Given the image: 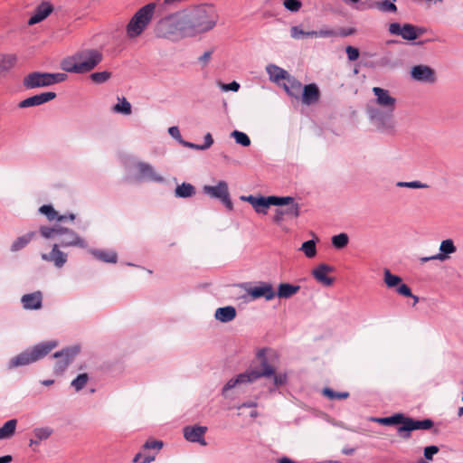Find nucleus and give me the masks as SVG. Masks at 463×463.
Returning a JSON list of instances; mask_svg holds the SVG:
<instances>
[{
	"instance_id": "f257e3e1",
	"label": "nucleus",
	"mask_w": 463,
	"mask_h": 463,
	"mask_svg": "<svg viewBox=\"0 0 463 463\" xmlns=\"http://www.w3.org/2000/svg\"><path fill=\"white\" fill-rule=\"evenodd\" d=\"M258 357L260 359L261 368L257 370H250L238 374L236 377L230 379L222 387V395L225 398L229 397V391L241 386V384L253 383L260 377H271L276 386L283 385L287 381L286 374H275V370L272 365L268 363L265 356L264 350L258 353Z\"/></svg>"
},
{
	"instance_id": "f03ea898",
	"label": "nucleus",
	"mask_w": 463,
	"mask_h": 463,
	"mask_svg": "<svg viewBox=\"0 0 463 463\" xmlns=\"http://www.w3.org/2000/svg\"><path fill=\"white\" fill-rule=\"evenodd\" d=\"M219 15L212 5H202L191 11H184V19L189 37L212 30L218 21Z\"/></svg>"
},
{
	"instance_id": "7ed1b4c3",
	"label": "nucleus",
	"mask_w": 463,
	"mask_h": 463,
	"mask_svg": "<svg viewBox=\"0 0 463 463\" xmlns=\"http://www.w3.org/2000/svg\"><path fill=\"white\" fill-rule=\"evenodd\" d=\"M103 55L97 49L86 48L63 59L61 68L70 73H87L96 68L102 61Z\"/></svg>"
},
{
	"instance_id": "20e7f679",
	"label": "nucleus",
	"mask_w": 463,
	"mask_h": 463,
	"mask_svg": "<svg viewBox=\"0 0 463 463\" xmlns=\"http://www.w3.org/2000/svg\"><path fill=\"white\" fill-rule=\"evenodd\" d=\"M155 34L157 38L178 40L189 37L184 19V11L176 12L161 18L155 25Z\"/></svg>"
},
{
	"instance_id": "39448f33",
	"label": "nucleus",
	"mask_w": 463,
	"mask_h": 463,
	"mask_svg": "<svg viewBox=\"0 0 463 463\" xmlns=\"http://www.w3.org/2000/svg\"><path fill=\"white\" fill-rule=\"evenodd\" d=\"M42 237L47 240H55L54 244L61 248L78 247L87 249L88 243L85 239L80 237L75 231L54 224L52 226H41L39 229Z\"/></svg>"
},
{
	"instance_id": "423d86ee",
	"label": "nucleus",
	"mask_w": 463,
	"mask_h": 463,
	"mask_svg": "<svg viewBox=\"0 0 463 463\" xmlns=\"http://www.w3.org/2000/svg\"><path fill=\"white\" fill-rule=\"evenodd\" d=\"M57 345L58 342L56 340L39 343L12 357L8 362L7 367L8 369H14L33 364L45 357L55 347H57Z\"/></svg>"
},
{
	"instance_id": "0eeeda50",
	"label": "nucleus",
	"mask_w": 463,
	"mask_h": 463,
	"mask_svg": "<svg viewBox=\"0 0 463 463\" xmlns=\"http://www.w3.org/2000/svg\"><path fill=\"white\" fill-rule=\"evenodd\" d=\"M156 3H148L139 8L130 18L126 25V36L129 41H134L146 31L155 14Z\"/></svg>"
},
{
	"instance_id": "6e6552de",
	"label": "nucleus",
	"mask_w": 463,
	"mask_h": 463,
	"mask_svg": "<svg viewBox=\"0 0 463 463\" xmlns=\"http://www.w3.org/2000/svg\"><path fill=\"white\" fill-rule=\"evenodd\" d=\"M394 109H371L369 116L378 130L384 133L394 131L396 122L393 117Z\"/></svg>"
},
{
	"instance_id": "1a4fd4ad",
	"label": "nucleus",
	"mask_w": 463,
	"mask_h": 463,
	"mask_svg": "<svg viewBox=\"0 0 463 463\" xmlns=\"http://www.w3.org/2000/svg\"><path fill=\"white\" fill-rule=\"evenodd\" d=\"M402 426L397 429L398 435L403 439L411 438V432L418 430H430L434 422L430 419L416 420L402 413Z\"/></svg>"
},
{
	"instance_id": "9d476101",
	"label": "nucleus",
	"mask_w": 463,
	"mask_h": 463,
	"mask_svg": "<svg viewBox=\"0 0 463 463\" xmlns=\"http://www.w3.org/2000/svg\"><path fill=\"white\" fill-rule=\"evenodd\" d=\"M80 351V348L79 345H72L54 353L52 355L53 358L56 359L53 367L54 373L56 374H62L68 366L73 362Z\"/></svg>"
},
{
	"instance_id": "9b49d317",
	"label": "nucleus",
	"mask_w": 463,
	"mask_h": 463,
	"mask_svg": "<svg viewBox=\"0 0 463 463\" xmlns=\"http://www.w3.org/2000/svg\"><path fill=\"white\" fill-rule=\"evenodd\" d=\"M389 32L391 34L402 36L404 40L414 41L426 32V29L415 26L411 24L401 25L399 23H392L389 25Z\"/></svg>"
},
{
	"instance_id": "f8f14e48",
	"label": "nucleus",
	"mask_w": 463,
	"mask_h": 463,
	"mask_svg": "<svg viewBox=\"0 0 463 463\" xmlns=\"http://www.w3.org/2000/svg\"><path fill=\"white\" fill-rule=\"evenodd\" d=\"M135 168L137 174V179L140 181L153 182V183H164L165 178L156 173L152 165L146 162H137L135 165Z\"/></svg>"
},
{
	"instance_id": "ddd939ff",
	"label": "nucleus",
	"mask_w": 463,
	"mask_h": 463,
	"mask_svg": "<svg viewBox=\"0 0 463 463\" xmlns=\"http://www.w3.org/2000/svg\"><path fill=\"white\" fill-rule=\"evenodd\" d=\"M410 74L414 80L423 83L433 84L437 80L435 70L424 64L411 67Z\"/></svg>"
},
{
	"instance_id": "4468645a",
	"label": "nucleus",
	"mask_w": 463,
	"mask_h": 463,
	"mask_svg": "<svg viewBox=\"0 0 463 463\" xmlns=\"http://www.w3.org/2000/svg\"><path fill=\"white\" fill-rule=\"evenodd\" d=\"M383 281L387 288H395V291L401 296H411V289L410 287L402 283V279L395 274H392L389 269L383 270Z\"/></svg>"
},
{
	"instance_id": "2eb2a0df",
	"label": "nucleus",
	"mask_w": 463,
	"mask_h": 463,
	"mask_svg": "<svg viewBox=\"0 0 463 463\" xmlns=\"http://www.w3.org/2000/svg\"><path fill=\"white\" fill-rule=\"evenodd\" d=\"M23 85L26 90L49 87L48 72H31L24 78Z\"/></svg>"
},
{
	"instance_id": "dca6fc26",
	"label": "nucleus",
	"mask_w": 463,
	"mask_h": 463,
	"mask_svg": "<svg viewBox=\"0 0 463 463\" xmlns=\"http://www.w3.org/2000/svg\"><path fill=\"white\" fill-rule=\"evenodd\" d=\"M247 293L252 299L263 298L266 300H271L276 296V292L272 285L268 282H260L258 285L250 287L247 289Z\"/></svg>"
},
{
	"instance_id": "f3484780",
	"label": "nucleus",
	"mask_w": 463,
	"mask_h": 463,
	"mask_svg": "<svg viewBox=\"0 0 463 463\" xmlns=\"http://www.w3.org/2000/svg\"><path fill=\"white\" fill-rule=\"evenodd\" d=\"M207 427L193 425L184 428V437L186 440L193 443H199L202 446H206L207 442L204 439V434L207 432Z\"/></svg>"
},
{
	"instance_id": "a211bd4d",
	"label": "nucleus",
	"mask_w": 463,
	"mask_h": 463,
	"mask_svg": "<svg viewBox=\"0 0 463 463\" xmlns=\"http://www.w3.org/2000/svg\"><path fill=\"white\" fill-rule=\"evenodd\" d=\"M373 92L375 96V102L384 109H394L396 99L390 95L387 90L380 87H373Z\"/></svg>"
},
{
	"instance_id": "6ab92c4d",
	"label": "nucleus",
	"mask_w": 463,
	"mask_h": 463,
	"mask_svg": "<svg viewBox=\"0 0 463 463\" xmlns=\"http://www.w3.org/2000/svg\"><path fill=\"white\" fill-rule=\"evenodd\" d=\"M334 267L326 263H321L312 270L311 274L317 281H318L324 286L329 287L333 285L334 279L328 277L326 274L334 272Z\"/></svg>"
},
{
	"instance_id": "aec40b11",
	"label": "nucleus",
	"mask_w": 463,
	"mask_h": 463,
	"mask_svg": "<svg viewBox=\"0 0 463 463\" xmlns=\"http://www.w3.org/2000/svg\"><path fill=\"white\" fill-rule=\"evenodd\" d=\"M60 246L53 244L49 253H42V260L52 262L56 268H61L67 262L68 255L60 250Z\"/></svg>"
},
{
	"instance_id": "412c9836",
	"label": "nucleus",
	"mask_w": 463,
	"mask_h": 463,
	"mask_svg": "<svg viewBox=\"0 0 463 463\" xmlns=\"http://www.w3.org/2000/svg\"><path fill=\"white\" fill-rule=\"evenodd\" d=\"M56 98L55 92H43L34 96L29 97L19 103V108H29L34 106H40L48 101H51Z\"/></svg>"
},
{
	"instance_id": "4be33fe9",
	"label": "nucleus",
	"mask_w": 463,
	"mask_h": 463,
	"mask_svg": "<svg viewBox=\"0 0 463 463\" xmlns=\"http://www.w3.org/2000/svg\"><path fill=\"white\" fill-rule=\"evenodd\" d=\"M203 191L212 198L222 200L229 194V187L225 181H219L216 185H204Z\"/></svg>"
},
{
	"instance_id": "5701e85b",
	"label": "nucleus",
	"mask_w": 463,
	"mask_h": 463,
	"mask_svg": "<svg viewBox=\"0 0 463 463\" xmlns=\"http://www.w3.org/2000/svg\"><path fill=\"white\" fill-rule=\"evenodd\" d=\"M53 10L49 2H43L34 10V14L28 20V24L33 25L44 20Z\"/></svg>"
},
{
	"instance_id": "b1692460",
	"label": "nucleus",
	"mask_w": 463,
	"mask_h": 463,
	"mask_svg": "<svg viewBox=\"0 0 463 463\" xmlns=\"http://www.w3.org/2000/svg\"><path fill=\"white\" fill-rule=\"evenodd\" d=\"M21 302L25 309H39L42 307L43 294L41 291L25 294L22 297Z\"/></svg>"
},
{
	"instance_id": "393cba45",
	"label": "nucleus",
	"mask_w": 463,
	"mask_h": 463,
	"mask_svg": "<svg viewBox=\"0 0 463 463\" xmlns=\"http://www.w3.org/2000/svg\"><path fill=\"white\" fill-rule=\"evenodd\" d=\"M241 200L250 203L258 213H267V209L269 207V197L253 195L241 196Z\"/></svg>"
},
{
	"instance_id": "a878e982",
	"label": "nucleus",
	"mask_w": 463,
	"mask_h": 463,
	"mask_svg": "<svg viewBox=\"0 0 463 463\" xmlns=\"http://www.w3.org/2000/svg\"><path fill=\"white\" fill-rule=\"evenodd\" d=\"M320 91L317 84L305 85L302 93V102L305 105H312L319 100Z\"/></svg>"
},
{
	"instance_id": "bb28decb",
	"label": "nucleus",
	"mask_w": 463,
	"mask_h": 463,
	"mask_svg": "<svg viewBox=\"0 0 463 463\" xmlns=\"http://www.w3.org/2000/svg\"><path fill=\"white\" fill-rule=\"evenodd\" d=\"M237 315L236 308L232 306L219 307L215 310L214 318L222 323L232 321Z\"/></svg>"
},
{
	"instance_id": "cd10ccee",
	"label": "nucleus",
	"mask_w": 463,
	"mask_h": 463,
	"mask_svg": "<svg viewBox=\"0 0 463 463\" xmlns=\"http://www.w3.org/2000/svg\"><path fill=\"white\" fill-rule=\"evenodd\" d=\"M266 71L269 74V80L275 83H279L281 80H287L290 76L286 70L275 64L267 65Z\"/></svg>"
},
{
	"instance_id": "c85d7f7f",
	"label": "nucleus",
	"mask_w": 463,
	"mask_h": 463,
	"mask_svg": "<svg viewBox=\"0 0 463 463\" xmlns=\"http://www.w3.org/2000/svg\"><path fill=\"white\" fill-rule=\"evenodd\" d=\"M456 250L457 248L451 239L442 241L439 245V252L436 254L437 260H447L449 258V255L455 253Z\"/></svg>"
},
{
	"instance_id": "c756f323",
	"label": "nucleus",
	"mask_w": 463,
	"mask_h": 463,
	"mask_svg": "<svg viewBox=\"0 0 463 463\" xmlns=\"http://www.w3.org/2000/svg\"><path fill=\"white\" fill-rule=\"evenodd\" d=\"M89 252L97 260L106 263H116L118 255L113 250H102L96 249H90Z\"/></svg>"
},
{
	"instance_id": "7c9ffc66",
	"label": "nucleus",
	"mask_w": 463,
	"mask_h": 463,
	"mask_svg": "<svg viewBox=\"0 0 463 463\" xmlns=\"http://www.w3.org/2000/svg\"><path fill=\"white\" fill-rule=\"evenodd\" d=\"M300 289V286L289 283H281L279 285L277 295L280 298H289Z\"/></svg>"
},
{
	"instance_id": "2f4dec72",
	"label": "nucleus",
	"mask_w": 463,
	"mask_h": 463,
	"mask_svg": "<svg viewBox=\"0 0 463 463\" xmlns=\"http://www.w3.org/2000/svg\"><path fill=\"white\" fill-rule=\"evenodd\" d=\"M39 212L45 215L50 222L54 220L58 222H64L67 218L66 215L59 214L58 212L51 204H44L41 206Z\"/></svg>"
},
{
	"instance_id": "473e14b6",
	"label": "nucleus",
	"mask_w": 463,
	"mask_h": 463,
	"mask_svg": "<svg viewBox=\"0 0 463 463\" xmlns=\"http://www.w3.org/2000/svg\"><path fill=\"white\" fill-rule=\"evenodd\" d=\"M17 420L12 419L5 422V424L0 428V440L7 439L12 438L16 430Z\"/></svg>"
},
{
	"instance_id": "72a5a7b5",
	"label": "nucleus",
	"mask_w": 463,
	"mask_h": 463,
	"mask_svg": "<svg viewBox=\"0 0 463 463\" xmlns=\"http://www.w3.org/2000/svg\"><path fill=\"white\" fill-rule=\"evenodd\" d=\"M195 194V187L189 183H183L176 186L175 196L177 198H189Z\"/></svg>"
},
{
	"instance_id": "f704fd0d",
	"label": "nucleus",
	"mask_w": 463,
	"mask_h": 463,
	"mask_svg": "<svg viewBox=\"0 0 463 463\" xmlns=\"http://www.w3.org/2000/svg\"><path fill=\"white\" fill-rule=\"evenodd\" d=\"M35 236L34 232H30L23 236L18 237L11 245V251L16 252L22 249H24Z\"/></svg>"
},
{
	"instance_id": "c9c22d12",
	"label": "nucleus",
	"mask_w": 463,
	"mask_h": 463,
	"mask_svg": "<svg viewBox=\"0 0 463 463\" xmlns=\"http://www.w3.org/2000/svg\"><path fill=\"white\" fill-rule=\"evenodd\" d=\"M402 413H395L389 417H383V418H372V420L377 423H380L384 426H394V425H400L402 426Z\"/></svg>"
},
{
	"instance_id": "e433bc0d",
	"label": "nucleus",
	"mask_w": 463,
	"mask_h": 463,
	"mask_svg": "<svg viewBox=\"0 0 463 463\" xmlns=\"http://www.w3.org/2000/svg\"><path fill=\"white\" fill-rule=\"evenodd\" d=\"M301 86L302 85L298 80L289 76V78L287 80V83H284L283 88L288 95L297 98Z\"/></svg>"
},
{
	"instance_id": "4c0bfd02",
	"label": "nucleus",
	"mask_w": 463,
	"mask_h": 463,
	"mask_svg": "<svg viewBox=\"0 0 463 463\" xmlns=\"http://www.w3.org/2000/svg\"><path fill=\"white\" fill-rule=\"evenodd\" d=\"M112 111L122 115H130L132 112L131 104L126 98H118V102L113 106Z\"/></svg>"
},
{
	"instance_id": "58836bf2",
	"label": "nucleus",
	"mask_w": 463,
	"mask_h": 463,
	"mask_svg": "<svg viewBox=\"0 0 463 463\" xmlns=\"http://www.w3.org/2000/svg\"><path fill=\"white\" fill-rule=\"evenodd\" d=\"M16 62V57L14 54H2L0 53V73L4 71H8Z\"/></svg>"
},
{
	"instance_id": "ea45409f",
	"label": "nucleus",
	"mask_w": 463,
	"mask_h": 463,
	"mask_svg": "<svg viewBox=\"0 0 463 463\" xmlns=\"http://www.w3.org/2000/svg\"><path fill=\"white\" fill-rule=\"evenodd\" d=\"M299 250L303 251L307 258H313L317 254L316 241L314 240L307 241L302 243Z\"/></svg>"
},
{
	"instance_id": "a19ab883",
	"label": "nucleus",
	"mask_w": 463,
	"mask_h": 463,
	"mask_svg": "<svg viewBox=\"0 0 463 463\" xmlns=\"http://www.w3.org/2000/svg\"><path fill=\"white\" fill-rule=\"evenodd\" d=\"M269 197V206L275 205V206H283V205H289L291 203H294V198L291 196H275L271 195Z\"/></svg>"
},
{
	"instance_id": "79ce46f5",
	"label": "nucleus",
	"mask_w": 463,
	"mask_h": 463,
	"mask_svg": "<svg viewBox=\"0 0 463 463\" xmlns=\"http://www.w3.org/2000/svg\"><path fill=\"white\" fill-rule=\"evenodd\" d=\"M33 432L34 438L38 439L40 441H43L48 439L52 436L53 430L51 427H41L35 428Z\"/></svg>"
},
{
	"instance_id": "37998d69",
	"label": "nucleus",
	"mask_w": 463,
	"mask_h": 463,
	"mask_svg": "<svg viewBox=\"0 0 463 463\" xmlns=\"http://www.w3.org/2000/svg\"><path fill=\"white\" fill-rule=\"evenodd\" d=\"M322 393L330 400H342L349 397L348 392H335L334 390L326 387L324 388Z\"/></svg>"
},
{
	"instance_id": "c03bdc74",
	"label": "nucleus",
	"mask_w": 463,
	"mask_h": 463,
	"mask_svg": "<svg viewBox=\"0 0 463 463\" xmlns=\"http://www.w3.org/2000/svg\"><path fill=\"white\" fill-rule=\"evenodd\" d=\"M231 137L235 139V142L242 146H249L250 145V139L244 132L234 130L231 133Z\"/></svg>"
},
{
	"instance_id": "a18cd8bd",
	"label": "nucleus",
	"mask_w": 463,
	"mask_h": 463,
	"mask_svg": "<svg viewBox=\"0 0 463 463\" xmlns=\"http://www.w3.org/2000/svg\"><path fill=\"white\" fill-rule=\"evenodd\" d=\"M348 235L344 232L332 237V244L335 249L345 248L348 244Z\"/></svg>"
},
{
	"instance_id": "49530a36",
	"label": "nucleus",
	"mask_w": 463,
	"mask_h": 463,
	"mask_svg": "<svg viewBox=\"0 0 463 463\" xmlns=\"http://www.w3.org/2000/svg\"><path fill=\"white\" fill-rule=\"evenodd\" d=\"M88 380L89 375L87 373H80L74 380H72L71 385L75 389L76 392H79L84 388L88 383Z\"/></svg>"
},
{
	"instance_id": "de8ad7c7",
	"label": "nucleus",
	"mask_w": 463,
	"mask_h": 463,
	"mask_svg": "<svg viewBox=\"0 0 463 463\" xmlns=\"http://www.w3.org/2000/svg\"><path fill=\"white\" fill-rule=\"evenodd\" d=\"M111 76L109 71H98L90 74V79L93 82L100 84L106 82Z\"/></svg>"
},
{
	"instance_id": "09e8293b",
	"label": "nucleus",
	"mask_w": 463,
	"mask_h": 463,
	"mask_svg": "<svg viewBox=\"0 0 463 463\" xmlns=\"http://www.w3.org/2000/svg\"><path fill=\"white\" fill-rule=\"evenodd\" d=\"M396 186L405 187V188H412V189H423V188L429 187V185L427 184L421 183L420 181H411V182L400 181L396 184Z\"/></svg>"
},
{
	"instance_id": "8fccbe9b",
	"label": "nucleus",
	"mask_w": 463,
	"mask_h": 463,
	"mask_svg": "<svg viewBox=\"0 0 463 463\" xmlns=\"http://www.w3.org/2000/svg\"><path fill=\"white\" fill-rule=\"evenodd\" d=\"M284 215L288 218H296L300 213V206L298 203H291L286 209H283Z\"/></svg>"
},
{
	"instance_id": "3c124183",
	"label": "nucleus",
	"mask_w": 463,
	"mask_h": 463,
	"mask_svg": "<svg viewBox=\"0 0 463 463\" xmlns=\"http://www.w3.org/2000/svg\"><path fill=\"white\" fill-rule=\"evenodd\" d=\"M50 86L65 81L68 75L63 72L51 73L48 72Z\"/></svg>"
},
{
	"instance_id": "603ef678",
	"label": "nucleus",
	"mask_w": 463,
	"mask_h": 463,
	"mask_svg": "<svg viewBox=\"0 0 463 463\" xmlns=\"http://www.w3.org/2000/svg\"><path fill=\"white\" fill-rule=\"evenodd\" d=\"M375 6L383 12H395L397 10L396 5L389 0L375 3Z\"/></svg>"
},
{
	"instance_id": "864d4df0",
	"label": "nucleus",
	"mask_w": 463,
	"mask_h": 463,
	"mask_svg": "<svg viewBox=\"0 0 463 463\" xmlns=\"http://www.w3.org/2000/svg\"><path fill=\"white\" fill-rule=\"evenodd\" d=\"M283 5L290 12H298L301 8L302 3L299 0H284Z\"/></svg>"
},
{
	"instance_id": "5fc2aeb1",
	"label": "nucleus",
	"mask_w": 463,
	"mask_h": 463,
	"mask_svg": "<svg viewBox=\"0 0 463 463\" xmlns=\"http://www.w3.org/2000/svg\"><path fill=\"white\" fill-rule=\"evenodd\" d=\"M345 52L347 54V58L350 61H356L359 58L360 52L359 50L354 46L348 45L345 48Z\"/></svg>"
},
{
	"instance_id": "6e6d98bb",
	"label": "nucleus",
	"mask_w": 463,
	"mask_h": 463,
	"mask_svg": "<svg viewBox=\"0 0 463 463\" xmlns=\"http://www.w3.org/2000/svg\"><path fill=\"white\" fill-rule=\"evenodd\" d=\"M290 36L293 39H302L306 37V31L302 30L300 26L295 25L290 28Z\"/></svg>"
},
{
	"instance_id": "4d7b16f0",
	"label": "nucleus",
	"mask_w": 463,
	"mask_h": 463,
	"mask_svg": "<svg viewBox=\"0 0 463 463\" xmlns=\"http://www.w3.org/2000/svg\"><path fill=\"white\" fill-rule=\"evenodd\" d=\"M439 452V447L431 445L424 449V458L427 460H432L433 456Z\"/></svg>"
},
{
	"instance_id": "13d9d810",
	"label": "nucleus",
	"mask_w": 463,
	"mask_h": 463,
	"mask_svg": "<svg viewBox=\"0 0 463 463\" xmlns=\"http://www.w3.org/2000/svg\"><path fill=\"white\" fill-rule=\"evenodd\" d=\"M220 87L223 91H238L240 84L237 81H232L231 83H220Z\"/></svg>"
},
{
	"instance_id": "bf43d9fd",
	"label": "nucleus",
	"mask_w": 463,
	"mask_h": 463,
	"mask_svg": "<svg viewBox=\"0 0 463 463\" xmlns=\"http://www.w3.org/2000/svg\"><path fill=\"white\" fill-rule=\"evenodd\" d=\"M212 54L213 51L209 50L204 52L201 56L198 57V61L202 64L203 67H205L209 63L212 58Z\"/></svg>"
},
{
	"instance_id": "052dcab7",
	"label": "nucleus",
	"mask_w": 463,
	"mask_h": 463,
	"mask_svg": "<svg viewBox=\"0 0 463 463\" xmlns=\"http://www.w3.org/2000/svg\"><path fill=\"white\" fill-rule=\"evenodd\" d=\"M168 133L173 138L177 140L180 144H182V141H184V139L181 137L180 130H179L178 127H176V126L170 127L168 128Z\"/></svg>"
},
{
	"instance_id": "680f3d73",
	"label": "nucleus",
	"mask_w": 463,
	"mask_h": 463,
	"mask_svg": "<svg viewBox=\"0 0 463 463\" xmlns=\"http://www.w3.org/2000/svg\"><path fill=\"white\" fill-rule=\"evenodd\" d=\"M318 37L326 38V37H335L337 36V32L333 29L326 28L320 29L317 31Z\"/></svg>"
},
{
	"instance_id": "e2e57ef3",
	"label": "nucleus",
	"mask_w": 463,
	"mask_h": 463,
	"mask_svg": "<svg viewBox=\"0 0 463 463\" xmlns=\"http://www.w3.org/2000/svg\"><path fill=\"white\" fill-rule=\"evenodd\" d=\"M163 447V442L159 440H147L144 445L143 448L145 449H160Z\"/></svg>"
},
{
	"instance_id": "0e129e2a",
	"label": "nucleus",
	"mask_w": 463,
	"mask_h": 463,
	"mask_svg": "<svg viewBox=\"0 0 463 463\" xmlns=\"http://www.w3.org/2000/svg\"><path fill=\"white\" fill-rule=\"evenodd\" d=\"M203 139H204V143L202 145V146H203V150H206L213 146V138L210 133H206L204 135Z\"/></svg>"
},
{
	"instance_id": "69168bd1",
	"label": "nucleus",
	"mask_w": 463,
	"mask_h": 463,
	"mask_svg": "<svg viewBox=\"0 0 463 463\" xmlns=\"http://www.w3.org/2000/svg\"><path fill=\"white\" fill-rule=\"evenodd\" d=\"M284 217L285 215L283 213V209H276L275 214L273 216V222H275L276 223H279L284 220Z\"/></svg>"
},
{
	"instance_id": "338daca9",
	"label": "nucleus",
	"mask_w": 463,
	"mask_h": 463,
	"mask_svg": "<svg viewBox=\"0 0 463 463\" xmlns=\"http://www.w3.org/2000/svg\"><path fill=\"white\" fill-rule=\"evenodd\" d=\"M181 145L185 147H188V148H192V149H195V150H203L202 145H197V144H194V143H192L189 141L184 140V141H182Z\"/></svg>"
},
{
	"instance_id": "774afa93",
	"label": "nucleus",
	"mask_w": 463,
	"mask_h": 463,
	"mask_svg": "<svg viewBox=\"0 0 463 463\" xmlns=\"http://www.w3.org/2000/svg\"><path fill=\"white\" fill-rule=\"evenodd\" d=\"M220 201L226 206L227 209L232 210L233 204L230 199V194H228L224 198H222Z\"/></svg>"
}]
</instances>
